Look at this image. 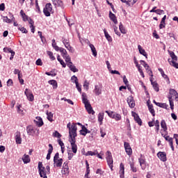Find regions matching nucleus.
I'll return each instance as SVG.
<instances>
[{"label":"nucleus","instance_id":"nucleus-1","mask_svg":"<svg viewBox=\"0 0 178 178\" xmlns=\"http://www.w3.org/2000/svg\"><path fill=\"white\" fill-rule=\"evenodd\" d=\"M81 97L82 102L85 105V108L88 113H89V115H94L95 113V111H94V110L92 109V106H91V104H90L88 99H87V94H86V92H83Z\"/></svg>","mask_w":178,"mask_h":178},{"label":"nucleus","instance_id":"nucleus-2","mask_svg":"<svg viewBox=\"0 0 178 178\" xmlns=\"http://www.w3.org/2000/svg\"><path fill=\"white\" fill-rule=\"evenodd\" d=\"M67 127L69 130L70 140L76 139V137H77V126H76V124L69 122Z\"/></svg>","mask_w":178,"mask_h":178},{"label":"nucleus","instance_id":"nucleus-3","mask_svg":"<svg viewBox=\"0 0 178 178\" xmlns=\"http://www.w3.org/2000/svg\"><path fill=\"white\" fill-rule=\"evenodd\" d=\"M63 159L59 158V153H56L54 157V168H62Z\"/></svg>","mask_w":178,"mask_h":178},{"label":"nucleus","instance_id":"nucleus-4","mask_svg":"<svg viewBox=\"0 0 178 178\" xmlns=\"http://www.w3.org/2000/svg\"><path fill=\"white\" fill-rule=\"evenodd\" d=\"M170 56L172 58V59L168 58V62L171 66H173L174 67H176V69H178V63H176L175 60H177V56L175 54V52L170 51Z\"/></svg>","mask_w":178,"mask_h":178},{"label":"nucleus","instance_id":"nucleus-5","mask_svg":"<svg viewBox=\"0 0 178 178\" xmlns=\"http://www.w3.org/2000/svg\"><path fill=\"white\" fill-rule=\"evenodd\" d=\"M26 132L28 136H38V134H40V130L33 127V126L27 127Z\"/></svg>","mask_w":178,"mask_h":178},{"label":"nucleus","instance_id":"nucleus-6","mask_svg":"<svg viewBox=\"0 0 178 178\" xmlns=\"http://www.w3.org/2000/svg\"><path fill=\"white\" fill-rule=\"evenodd\" d=\"M107 163L111 170H113V159L112 158V153L110 151H107L106 153Z\"/></svg>","mask_w":178,"mask_h":178},{"label":"nucleus","instance_id":"nucleus-7","mask_svg":"<svg viewBox=\"0 0 178 178\" xmlns=\"http://www.w3.org/2000/svg\"><path fill=\"white\" fill-rule=\"evenodd\" d=\"M51 12H52V4L48 3L43 9V13L47 17H49V16H51Z\"/></svg>","mask_w":178,"mask_h":178},{"label":"nucleus","instance_id":"nucleus-8","mask_svg":"<svg viewBox=\"0 0 178 178\" xmlns=\"http://www.w3.org/2000/svg\"><path fill=\"white\" fill-rule=\"evenodd\" d=\"M24 94L28 101H30V102H33V101H34V95H33V92L29 89L26 88Z\"/></svg>","mask_w":178,"mask_h":178},{"label":"nucleus","instance_id":"nucleus-9","mask_svg":"<svg viewBox=\"0 0 178 178\" xmlns=\"http://www.w3.org/2000/svg\"><path fill=\"white\" fill-rule=\"evenodd\" d=\"M131 115H132L135 122H136V123H138V124H139V126H141V124H143V121L141 120V118H140V116L138 115V114H137L134 111H132Z\"/></svg>","mask_w":178,"mask_h":178},{"label":"nucleus","instance_id":"nucleus-10","mask_svg":"<svg viewBox=\"0 0 178 178\" xmlns=\"http://www.w3.org/2000/svg\"><path fill=\"white\" fill-rule=\"evenodd\" d=\"M124 147L127 155L130 156L133 154V150L131 149V147L130 146V144L129 143L124 142Z\"/></svg>","mask_w":178,"mask_h":178},{"label":"nucleus","instance_id":"nucleus-11","mask_svg":"<svg viewBox=\"0 0 178 178\" xmlns=\"http://www.w3.org/2000/svg\"><path fill=\"white\" fill-rule=\"evenodd\" d=\"M72 152L74 154L77 153V145H76V139H70Z\"/></svg>","mask_w":178,"mask_h":178},{"label":"nucleus","instance_id":"nucleus-12","mask_svg":"<svg viewBox=\"0 0 178 178\" xmlns=\"http://www.w3.org/2000/svg\"><path fill=\"white\" fill-rule=\"evenodd\" d=\"M157 156L161 161H162V162H166V161H168V159L166 158V153L164 152H159L157 153Z\"/></svg>","mask_w":178,"mask_h":178},{"label":"nucleus","instance_id":"nucleus-13","mask_svg":"<svg viewBox=\"0 0 178 178\" xmlns=\"http://www.w3.org/2000/svg\"><path fill=\"white\" fill-rule=\"evenodd\" d=\"M33 122L36 126H38V127H41L44 125V122L42 121V118H41V117H36Z\"/></svg>","mask_w":178,"mask_h":178},{"label":"nucleus","instance_id":"nucleus-14","mask_svg":"<svg viewBox=\"0 0 178 178\" xmlns=\"http://www.w3.org/2000/svg\"><path fill=\"white\" fill-rule=\"evenodd\" d=\"M169 97H172V99H175V101H178V94L176 90L175 89H170Z\"/></svg>","mask_w":178,"mask_h":178},{"label":"nucleus","instance_id":"nucleus-15","mask_svg":"<svg viewBox=\"0 0 178 178\" xmlns=\"http://www.w3.org/2000/svg\"><path fill=\"white\" fill-rule=\"evenodd\" d=\"M2 17L3 22H4L5 23H12V22H15V17L12 14H10V19H8V17L4 16H3Z\"/></svg>","mask_w":178,"mask_h":178},{"label":"nucleus","instance_id":"nucleus-16","mask_svg":"<svg viewBox=\"0 0 178 178\" xmlns=\"http://www.w3.org/2000/svg\"><path fill=\"white\" fill-rule=\"evenodd\" d=\"M67 67L71 70V72H73V73H77L79 72V69H77L74 65L73 63H67Z\"/></svg>","mask_w":178,"mask_h":178},{"label":"nucleus","instance_id":"nucleus-17","mask_svg":"<svg viewBox=\"0 0 178 178\" xmlns=\"http://www.w3.org/2000/svg\"><path fill=\"white\" fill-rule=\"evenodd\" d=\"M127 101L131 108H134L136 106V102H134V99H133V97L130 96L127 98Z\"/></svg>","mask_w":178,"mask_h":178},{"label":"nucleus","instance_id":"nucleus-18","mask_svg":"<svg viewBox=\"0 0 178 178\" xmlns=\"http://www.w3.org/2000/svg\"><path fill=\"white\" fill-rule=\"evenodd\" d=\"M52 151H54V147L51 144H49L48 153L46 157V159H47V161H49V159H51V154H52Z\"/></svg>","mask_w":178,"mask_h":178},{"label":"nucleus","instance_id":"nucleus-19","mask_svg":"<svg viewBox=\"0 0 178 178\" xmlns=\"http://www.w3.org/2000/svg\"><path fill=\"white\" fill-rule=\"evenodd\" d=\"M89 133L90 131L85 126H82L81 130H80V134L81 136H87Z\"/></svg>","mask_w":178,"mask_h":178},{"label":"nucleus","instance_id":"nucleus-20","mask_svg":"<svg viewBox=\"0 0 178 178\" xmlns=\"http://www.w3.org/2000/svg\"><path fill=\"white\" fill-rule=\"evenodd\" d=\"M138 162L140 163V166L141 167V169L143 170H145V159H143V158H139L138 159Z\"/></svg>","mask_w":178,"mask_h":178},{"label":"nucleus","instance_id":"nucleus-21","mask_svg":"<svg viewBox=\"0 0 178 178\" xmlns=\"http://www.w3.org/2000/svg\"><path fill=\"white\" fill-rule=\"evenodd\" d=\"M120 178H124V165L122 163L120 165Z\"/></svg>","mask_w":178,"mask_h":178},{"label":"nucleus","instance_id":"nucleus-22","mask_svg":"<svg viewBox=\"0 0 178 178\" xmlns=\"http://www.w3.org/2000/svg\"><path fill=\"white\" fill-rule=\"evenodd\" d=\"M109 17L112 22H113L114 24H118V19H116V15L112 13L111 11L109 12Z\"/></svg>","mask_w":178,"mask_h":178},{"label":"nucleus","instance_id":"nucleus-23","mask_svg":"<svg viewBox=\"0 0 178 178\" xmlns=\"http://www.w3.org/2000/svg\"><path fill=\"white\" fill-rule=\"evenodd\" d=\"M138 49L139 51V54H140V55H143V56H145V58H147V52L145 51V50L144 49H143V47H141V45L138 44Z\"/></svg>","mask_w":178,"mask_h":178},{"label":"nucleus","instance_id":"nucleus-24","mask_svg":"<svg viewBox=\"0 0 178 178\" xmlns=\"http://www.w3.org/2000/svg\"><path fill=\"white\" fill-rule=\"evenodd\" d=\"M39 175L40 177L48 178V177H47V170H45V168H43L42 170H39Z\"/></svg>","mask_w":178,"mask_h":178},{"label":"nucleus","instance_id":"nucleus-25","mask_svg":"<svg viewBox=\"0 0 178 178\" xmlns=\"http://www.w3.org/2000/svg\"><path fill=\"white\" fill-rule=\"evenodd\" d=\"M52 2H53V5H54L55 8L62 6L63 5V3L61 1V0H52Z\"/></svg>","mask_w":178,"mask_h":178},{"label":"nucleus","instance_id":"nucleus-26","mask_svg":"<svg viewBox=\"0 0 178 178\" xmlns=\"http://www.w3.org/2000/svg\"><path fill=\"white\" fill-rule=\"evenodd\" d=\"M20 15H21L24 22H27V20H29V19H30V17H29V16L27 15H26V13H24V11H23V10H20Z\"/></svg>","mask_w":178,"mask_h":178},{"label":"nucleus","instance_id":"nucleus-27","mask_svg":"<svg viewBox=\"0 0 178 178\" xmlns=\"http://www.w3.org/2000/svg\"><path fill=\"white\" fill-rule=\"evenodd\" d=\"M168 99H169L170 109H172V111H173V109H175V104L173 103V100L175 99H173L172 96H168Z\"/></svg>","mask_w":178,"mask_h":178},{"label":"nucleus","instance_id":"nucleus-28","mask_svg":"<svg viewBox=\"0 0 178 178\" xmlns=\"http://www.w3.org/2000/svg\"><path fill=\"white\" fill-rule=\"evenodd\" d=\"M98 154V150H94L92 151H88V152L86 153V156H94Z\"/></svg>","mask_w":178,"mask_h":178},{"label":"nucleus","instance_id":"nucleus-29","mask_svg":"<svg viewBox=\"0 0 178 178\" xmlns=\"http://www.w3.org/2000/svg\"><path fill=\"white\" fill-rule=\"evenodd\" d=\"M94 92L95 95H101L102 91L101 90V88H99V86H95L94 89Z\"/></svg>","mask_w":178,"mask_h":178},{"label":"nucleus","instance_id":"nucleus-30","mask_svg":"<svg viewBox=\"0 0 178 178\" xmlns=\"http://www.w3.org/2000/svg\"><path fill=\"white\" fill-rule=\"evenodd\" d=\"M104 33L107 41H108V42H112V37L109 35V33H108L106 29H104Z\"/></svg>","mask_w":178,"mask_h":178},{"label":"nucleus","instance_id":"nucleus-31","mask_svg":"<svg viewBox=\"0 0 178 178\" xmlns=\"http://www.w3.org/2000/svg\"><path fill=\"white\" fill-rule=\"evenodd\" d=\"M150 81L152 83V86H153L154 90L158 92L159 91V86H158V83L156 82L152 81V79H150Z\"/></svg>","mask_w":178,"mask_h":178},{"label":"nucleus","instance_id":"nucleus-32","mask_svg":"<svg viewBox=\"0 0 178 178\" xmlns=\"http://www.w3.org/2000/svg\"><path fill=\"white\" fill-rule=\"evenodd\" d=\"M47 120L49 122H54V114L51 112H47Z\"/></svg>","mask_w":178,"mask_h":178},{"label":"nucleus","instance_id":"nucleus-33","mask_svg":"<svg viewBox=\"0 0 178 178\" xmlns=\"http://www.w3.org/2000/svg\"><path fill=\"white\" fill-rule=\"evenodd\" d=\"M22 161L24 163H30V156L27 154H24V156L22 157Z\"/></svg>","mask_w":178,"mask_h":178},{"label":"nucleus","instance_id":"nucleus-34","mask_svg":"<svg viewBox=\"0 0 178 178\" xmlns=\"http://www.w3.org/2000/svg\"><path fill=\"white\" fill-rule=\"evenodd\" d=\"M58 51L61 53V56H63V58H65V56L68 55L67 51L63 47H60Z\"/></svg>","mask_w":178,"mask_h":178},{"label":"nucleus","instance_id":"nucleus-35","mask_svg":"<svg viewBox=\"0 0 178 178\" xmlns=\"http://www.w3.org/2000/svg\"><path fill=\"white\" fill-rule=\"evenodd\" d=\"M15 141L17 144H22V138L20 137V132H17L15 136Z\"/></svg>","mask_w":178,"mask_h":178},{"label":"nucleus","instance_id":"nucleus-36","mask_svg":"<svg viewBox=\"0 0 178 178\" xmlns=\"http://www.w3.org/2000/svg\"><path fill=\"white\" fill-rule=\"evenodd\" d=\"M49 84H51L53 86V88L56 90V88H58V82L55 80H50L48 81Z\"/></svg>","mask_w":178,"mask_h":178},{"label":"nucleus","instance_id":"nucleus-37","mask_svg":"<svg viewBox=\"0 0 178 178\" xmlns=\"http://www.w3.org/2000/svg\"><path fill=\"white\" fill-rule=\"evenodd\" d=\"M161 127L163 128V131H168V127L166 126V122L165 120H161Z\"/></svg>","mask_w":178,"mask_h":178},{"label":"nucleus","instance_id":"nucleus-38","mask_svg":"<svg viewBox=\"0 0 178 178\" xmlns=\"http://www.w3.org/2000/svg\"><path fill=\"white\" fill-rule=\"evenodd\" d=\"M129 165H130L131 172H133L134 173L137 172V168L134 166V162L130 161Z\"/></svg>","mask_w":178,"mask_h":178},{"label":"nucleus","instance_id":"nucleus-39","mask_svg":"<svg viewBox=\"0 0 178 178\" xmlns=\"http://www.w3.org/2000/svg\"><path fill=\"white\" fill-rule=\"evenodd\" d=\"M89 47L91 49V51L92 52L93 56H97V49H95V47L94 46V44H90Z\"/></svg>","mask_w":178,"mask_h":178},{"label":"nucleus","instance_id":"nucleus-40","mask_svg":"<svg viewBox=\"0 0 178 178\" xmlns=\"http://www.w3.org/2000/svg\"><path fill=\"white\" fill-rule=\"evenodd\" d=\"M148 109L152 116H155V110L154 109V106H152V104H148Z\"/></svg>","mask_w":178,"mask_h":178},{"label":"nucleus","instance_id":"nucleus-41","mask_svg":"<svg viewBox=\"0 0 178 178\" xmlns=\"http://www.w3.org/2000/svg\"><path fill=\"white\" fill-rule=\"evenodd\" d=\"M104 120V113H99L98 114V122L99 124H102V122Z\"/></svg>","mask_w":178,"mask_h":178},{"label":"nucleus","instance_id":"nucleus-42","mask_svg":"<svg viewBox=\"0 0 178 178\" xmlns=\"http://www.w3.org/2000/svg\"><path fill=\"white\" fill-rule=\"evenodd\" d=\"M113 119H115V120L118 122V120H122V115H120V114L119 113H114V116H113Z\"/></svg>","mask_w":178,"mask_h":178},{"label":"nucleus","instance_id":"nucleus-43","mask_svg":"<svg viewBox=\"0 0 178 178\" xmlns=\"http://www.w3.org/2000/svg\"><path fill=\"white\" fill-rule=\"evenodd\" d=\"M17 112L21 115H23V107H22L21 104H18L17 106Z\"/></svg>","mask_w":178,"mask_h":178},{"label":"nucleus","instance_id":"nucleus-44","mask_svg":"<svg viewBox=\"0 0 178 178\" xmlns=\"http://www.w3.org/2000/svg\"><path fill=\"white\" fill-rule=\"evenodd\" d=\"M63 58V59H65L67 64L72 63V58H70V56H69V54H67V56H65Z\"/></svg>","mask_w":178,"mask_h":178},{"label":"nucleus","instance_id":"nucleus-45","mask_svg":"<svg viewBox=\"0 0 178 178\" xmlns=\"http://www.w3.org/2000/svg\"><path fill=\"white\" fill-rule=\"evenodd\" d=\"M18 30H19V31H22V33H24V34H27L28 33L27 29L20 25L18 26Z\"/></svg>","mask_w":178,"mask_h":178},{"label":"nucleus","instance_id":"nucleus-46","mask_svg":"<svg viewBox=\"0 0 178 178\" xmlns=\"http://www.w3.org/2000/svg\"><path fill=\"white\" fill-rule=\"evenodd\" d=\"M154 126L156 127V133H159V120H156V121H154Z\"/></svg>","mask_w":178,"mask_h":178},{"label":"nucleus","instance_id":"nucleus-47","mask_svg":"<svg viewBox=\"0 0 178 178\" xmlns=\"http://www.w3.org/2000/svg\"><path fill=\"white\" fill-rule=\"evenodd\" d=\"M119 29L122 34H126V29H124V26H123V24H122V23H120Z\"/></svg>","mask_w":178,"mask_h":178},{"label":"nucleus","instance_id":"nucleus-48","mask_svg":"<svg viewBox=\"0 0 178 178\" xmlns=\"http://www.w3.org/2000/svg\"><path fill=\"white\" fill-rule=\"evenodd\" d=\"M71 81L76 84V83H79V79L77 76H76V75H74L71 77Z\"/></svg>","mask_w":178,"mask_h":178},{"label":"nucleus","instance_id":"nucleus-49","mask_svg":"<svg viewBox=\"0 0 178 178\" xmlns=\"http://www.w3.org/2000/svg\"><path fill=\"white\" fill-rule=\"evenodd\" d=\"M47 55L49 56L51 60H55V56H54V53L52 51H47Z\"/></svg>","mask_w":178,"mask_h":178},{"label":"nucleus","instance_id":"nucleus-50","mask_svg":"<svg viewBox=\"0 0 178 178\" xmlns=\"http://www.w3.org/2000/svg\"><path fill=\"white\" fill-rule=\"evenodd\" d=\"M61 101H65L66 102H68L70 105H74L73 101L69 99H66L65 97L61 98Z\"/></svg>","mask_w":178,"mask_h":178},{"label":"nucleus","instance_id":"nucleus-51","mask_svg":"<svg viewBox=\"0 0 178 178\" xmlns=\"http://www.w3.org/2000/svg\"><path fill=\"white\" fill-rule=\"evenodd\" d=\"M162 77L165 79L167 81V83L169 84L170 83V81L169 80V77H168V75L165 74V72L161 73Z\"/></svg>","mask_w":178,"mask_h":178},{"label":"nucleus","instance_id":"nucleus-52","mask_svg":"<svg viewBox=\"0 0 178 178\" xmlns=\"http://www.w3.org/2000/svg\"><path fill=\"white\" fill-rule=\"evenodd\" d=\"M168 143H170V146L172 148V151H175V147H173V138H170L168 140Z\"/></svg>","mask_w":178,"mask_h":178},{"label":"nucleus","instance_id":"nucleus-53","mask_svg":"<svg viewBox=\"0 0 178 178\" xmlns=\"http://www.w3.org/2000/svg\"><path fill=\"white\" fill-rule=\"evenodd\" d=\"M61 172L63 175H69V168H63Z\"/></svg>","mask_w":178,"mask_h":178},{"label":"nucleus","instance_id":"nucleus-54","mask_svg":"<svg viewBox=\"0 0 178 178\" xmlns=\"http://www.w3.org/2000/svg\"><path fill=\"white\" fill-rule=\"evenodd\" d=\"M89 86H90V83H88V81H85L83 83V87L85 90H86V91H88Z\"/></svg>","mask_w":178,"mask_h":178},{"label":"nucleus","instance_id":"nucleus-55","mask_svg":"<svg viewBox=\"0 0 178 178\" xmlns=\"http://www.w3.org/2000/svg\"><path fill=\"white\" fill-rule=\"evenodd\" d=\"M3 52H6V53L9 52L10 54H12V52H15V51L12 50V49L9 47H4Z\"/></svg>","mask_w":178,"mask_h":178},{"label":"nucleus","instance_id":"nucleus-56","mask_svg":"<svg viewBox=\"0 0 178 178\" xmlns=\"http://www.w3.org/2000/svg\"><path fill=\"white\" fill-rule=\"evenodd\" d=\"M75 84H76V88L78 90L79 92L81 94V85H80L79 82H76Z\"/></svg>","mask_w":178,"mask_h":178},{"label":"nucleus","instance_id":"nucleus-57","mask_svg":"<svg viewBox=\"0 0 178 178\" xmlns=\"http://www.w3.org/2000/svg\"><path fill=\"white\" fill-rule=\"evenodd\" d=\"M138 0H128V2H127V5H129L130 6L131 5H134L136 2H137Z\"/></svg>","mask_w":178,"mask_h":178},{"label":"nucleus","instance_id":"nucleus-58","mask_svg":"<svg viewBox=\"0 0 178 178\" xmlns=\"http://www.w3.org/2000/svg\"><path fill=\"white\" fill-rule=\"evenodd\" d=\"M106 113H107V115L109 116V118H111L112 119H113V116L115 115V113H113V111H106Z\"/></svg>","mask_w":178,"mask_h":178},{"label":"nucleus","instance_id":"nucleus-59","mask_svg":"<svg viewBox=\"0 0 178 178\" xmlns=\"http://www.w3.org/2000/svg\"><path fill=\"white\" fill-rule=\"evenodd\" d=\"M35 65H37V66H42V60H41V58H38L36 60Z\"/></svg>","mask_w":178,"mask_h":178},{"label":"nucleus","instance_id":"nucleus-60","mask_svg":"<svg viewBox=\"0 0 178 178\" xmlns=\"http://www.w3.org/2000/svg\"><path fill=\"white\" fill-rule=\"evenodd\" d=\"M53 136H54V137H57L58 138H60V137H62V136L60 135V134H59V132H58L57 131H56L53 134Z\"/></svg>","mask_w":178,"mask_h":178},{"label":"nucleus","instance_id":"nucleus-61","mask_svg":"<svg viewBox=\"0 0 178 178\" xmlns=\"http://www.w3.org/2000/svg\"><path fill=\"white\" fill-rule=\"evenodd\" d=\"M13 86V81L12 79H8L7 81V86L12 87Z\"/></svg>","mask_w":178,"mask_h":178},{"label":"nucleus","instance_id":"nucleus-62","mask_svg":"<svg viewBox=\"0 0 178 178\" xmlns=\"http://www.w3.org/2000/svg\"><path fill=\"white\" fill-rule=\"evenodd\" d=\"M155 13H156L157 15H163L164 11L163 10H161V9H157L155 11Z\"/></svg>","mask_w":178,"mask_h":178},{"label":"nucleus","instance_id":"nucleus-63","mask_svg":"<svg viewBox=\"0 0 178 178\" xmlns=\"http://www.w3.org/2000/svg\"><path fill=\"white\" fill-rule=\"evenodd\" d=\"M52 47L53 48L55 49V51H59V49L60 47H58V45H56V43H52Z\"/></svg>","mask_w":178,"mask_h":178},{"label":"nucleus","instance_id":"nucleus-64","mask_svg":"<svg viewBox=\"0 0 178 178\" xmlns=\"http://www.w3.org/2000/svg\"><path fill=\"white\" fill-rule=\"evenodd\" d=\"M140 63L144 66V67H149V65L143 60H140Z\"/></svg>","mask_w":178,"mask_h":178}]
</instances>
